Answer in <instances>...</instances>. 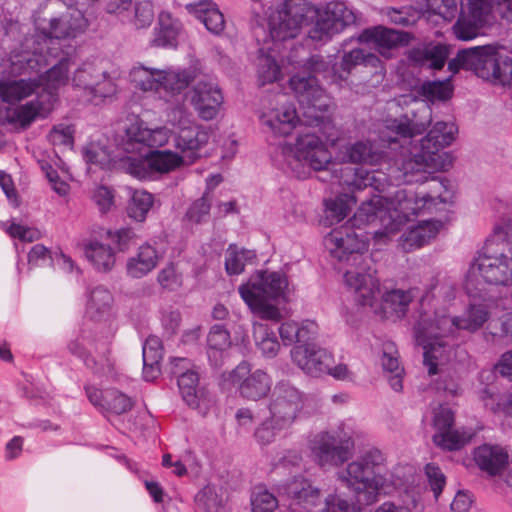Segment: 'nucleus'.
I'll return each instance as SVG.
<instances>
[{
    "mask_svg": "<svg viewBox=\"0 0 512 512\" xmlns=\"http://www.w3.org/2000/svg\"><path fill=\"white\" fill-rule=\"evenodd\" d=\"M423 120L416 115L386 121L380 131L379 143L359 140L341 146L337 158L343 163L384 166L386 171H368L350 166L334 169L331 177L340 185L355 190L370 188L378 194L361 203L350 226L333 229L324 237V246L338 262L349 263L353 268L344 274L346 286L353 291L360 306L374 307L380 293V282L371 260L364 256L369 247V235L378 231L363 232L361 227L375 222L385 233L398 231L402 225L425 211H432L445 203L442 195L447 190V180L431 176L429 169L445 170L451 165L448 153L441 151L449 146L458 132L453 122H436L427 135L415 141L431 123V109L427 105L419 110Z\"/></svg>",
    "mask_w": 512,
    "mask_h": 512,
    "instance_id": "1",
    "label": "nucleus"
},
{
    "mask_svg": "<svg viewBox=\"0 0 512 512\" xmlns=\"http://www.w3.org/2000/svg\"><path fill=\"white\" fill-rule=\"evenodd\" d=\"M455 296V284L444 281L432 283L419 301L414 337L424 349L423 363L429 375L442 371L454 359L463 331L474 333L490 318L489 306L483 302L470 303L461 316H450L448 306Z\"/></svg>",
    "mask_w": 512,
    "mask_h": 512,
    "instance_id": "2",
    "label": "nucleus"
},
{
    "mask_svg": "<svg viewBox=\"0 0 512 512\" xmlns=\"http://www.w3.org/2000/svg\"><path fill=\"white\" fill-rule=\"evenodd\" d=\"M288 63L295 68L303 69L308 76L294 75L289 80V85L295 94L297 101L303 110L306 123L310 126L319 127L320 131L333 142L335 135L331 118L326 114L330 106V98L326 91L318 84L317 76L330 84L338 86V80L334 79V56H322L320 54L309 55L303 45L294 47L286 56Z\"/></svg>",
    "mask_w": 512,
    "mask_h": 512,
    "instance_id": "3",
    "label": "nucleus"
},
{
    "mask_svg": "<svg viewBox=\"0 0 512 512\" xmlns=\"http://www.w3.org/2000/svg\"><path fill=\"white\" fill-rule=\"evenodd\" d=\"M385 457L377 448H371L355 461L348 464L342 474L347 487L357 495L358 504L349 501L339 494L325 498L324 512H361V505H370L377 500L379 493L384 492L386 478L383 476Z\"/></svg>",
    "mask_w": 512,
    "mask_h": 512,
    "instance_id": "4",
    "label": "nucleus"
},
{
    "mask_svg": "<svg viewBox=\"0 0 512 512\" xmlns=\"http://www.w3.org/2000/svg\"><path fill=\"white\" fill-rule=\"evenodd\" d=\"M70 20L67 14L51 18L48 29H37L31 37L25 38L22 51L11 58L12 71L18 74L39 72L48 66L49 58L65 52L60 41L76 37L83 29L80 13L73 22Z\"/></svg>",
    "mask_w": 512,
    "mask_h": 512,
    "instance_id": "5",
    "label": "nucleus"
},
{
    "mask_svg": "<svg viewBox=\"0 0 512 512\" xmlns=\"http://www.w3.org/2000/svg\"><path fill=\"white\" fill-rule=\"evenodd\" d=\"M310 20L307 36L313 42L324 44L339 34L318 7L307 0H283L269 17V37L275 41L294 39Z\"/></svg>",
    "mask_w": 512,
    "mask_h": 512,
    "instance_id": "6",
    "label": "nucleus"
},
{
    "mask_svg": "<svg viewBox=\"0 0 512 512\" xmlns=\"http://www.w3.org/2000/svg\"><path fill=\"white\" fill-rule=\"evenodd\" d=\"M305 120L303 117L304 124L308 126ZM332 125L335 127L333 123ZM311 128L314 131L299 133L294 143H284L279 146V152L286 169L298 179L308 178L312 170L326 171L330 164H332V153L317 132L331 145H335L338 140L336 128L329 130L336 137V140L333 142L327 140L319 127L311 126Z\"/></svg>",
    "mask_w": 512,
    "mask_h": 512,
    "instance_id": "7",
    "label": "nucleus"
},
{
    "mask_svg": "<svg viewBox=\"0 0 512 512\" xmlns=\"http://www.w3.org/2000/svg\"><path fill=\"white\" fill-rule=\"evenodd\" d=\"M240 297L250 311L260 319L279 321V308L271 301H286L288 279L278 271H258L247 283L238 287Z\"/></svg>",
    "mask_w": 512,
    "mask_h": 512,
    "instance_id": "8",
    "label": "nucleus"
},
{
    "mask_svg": "<svg viewBox=\"0 0 512 512\" xmlns=\"http://www.w3.org/2000/svg\"><path fill=\"white\" fill-rule=\"evenodd\" d=\"M470 70L476 76L502 86L512 83V58L495 46H476L458 51L448 62V70Z\"/></svg>",
    "mask_w": 512,
    "mask_h": 512,
    "instance_id": "9",
    "label": "nucleus"
},
{
    "mask_svg": "<svg viewBox=\"0 0 512 512\" xmlns=\"http://www.w3.org/2000/svg\"><path fill=\"white\" fill-rule=\"evenodd\" d=\"M169 140L168 129H150L139 120L131 122L125 129L123 150L129 155L121 159L122 169L139 180H152L148 148H159Z\"/></svg>",
    "mask_w": 512,
    "mask_h": 512,
    "instance_id": "10",
    "label": "nucleus"
},
{
    "mask_svg": "<svg viewBox=\"0 0 512 512\" xmlns=\"http://www.w3.org/2000/svg\"><path fill=\"white\" fill-rule=\"evenodd\" d=\"M129 76L136 89L151 92L166 102L180 95L195 78L190 69L173 66L157 69L144 65L134 66Z\"/></svg>",
    "mask_w": 512,
    "mask_h": 512,
    "instance_id": "11",
    "label": "nucleus"
},
{
    "mask_svg": "<svg viewBox=\"0 0 512 512\" xmlns=\"http://www.w3.org/2000/svg\"><path fill=\"white\" fill-rule=\"evenodd\" d=\"M112 337V332L100 334L96 327L83 325L73 333L66 349L95 374L102 375L112 369L108 358Z\"/></svg>",
    "mask_w": 512,
    "mask_h": 512,
    "instance_id": "12",
    "label": "nucleus"
},
{
    "mask_svg": "<svg viewBox=\"0 0 512 512\" xmlns=\"http://www.w3.org/2000/svg\"><path fill=\"white\" fill-rule=\"evenodd\" d=\"M499 19L512 22V0H467V13L460 15L453 33L459 40H472Z\"/></svg>",
    "mask_w": 512,
    "mask_h": 512,
    "instance_id": "13",
    "label": "nucleus"
},
{
    "mask_svg": "<svg viewBox=\"0 0 512 512\" xmlns=\"http://www.w3.org/2000/svg\"><path fill=\"white\" fill-rule=\"evenodd\" d=\"M353 446V429L345 422L335 430L320 431L308 440L311 457L321 467L342 465L349 459Z\"/></svg>",
    "mask_w": 512,
    "mask_h": 512,
    "instance_id": "14",
    "label": "nucleus"
},
{
    "mask_svg": "<svg viewBox=\"0 0 512 512\" xmlns=\"http://www.w3.org/2000/svg\"><path fill=\"white\" fill-rule=\"evenodd\" d=\"M168 122L178 129L174 145L190 162L200 157V151L210 139L208 128L196 123L187 108L179 103L168 113Z\"/></svg>",
    "mask_w": 512,
    "mask_h": 512,
    "instance_id": "15",
    "label": "nucleus"
},
{
    "mask_svg": "<svg viewBox=\"0 0 512 512\" xmlns=\"http://www.w3.org/2000/svg\"><path fill=\"white\" fill-rule=\"evenodd\" d=\"M479 278L491 285L512 286V249L505 246L499 253H478L467 271L466 288L476 285Z\"/></svg>",
    "mask_w": 512,
    "mask_h": 512,
    "instance_id": "16",
    "label": "nucleus"
},
{
    "mask_svg": "<svg viewBox=\"0 0 512 512\" xmlns=\"http://www.w3.org/2000/svg\"><path fill=\"white\" fill-rule=\"evenodd\" d=\"M307 394L288 380L276 382L269 395V414L282 427H292L300 417Z\"/></svg>",
    "mask_w": 512,
    "mask_h": 512,
    "instance_id": "17",
    "label": "nucleus"
},
{
    "mask_svg": "<svg viewBox=\"0 0 512 512\" xmlns=\"http://www.w3.org/2000/svg\"><path fill=\"white\" fill-rule=\"evenodd\" d=\"M71 82L72 86L82 90L90 101L112 97L118 90L115 78L90 61L83 62L75 69Z\"/></svg>",
    "mask_w": 512,
    "mask_h": 512,
    "instance_id": "18",
    "label": "nucleus"
},
{
    "mask_svg": "<svg viewBox=\"0 0 512 512\" xmlns=\"http://www.w3.org/2000/svg\"><path fill=\"white\" fill-rule=\"evenodd\" d=\"M260 122L266 132L274 136H288L299 124L300 118L287 95L277 94L262 111Z\"/></svg>",
    "mask_w": 512,
    "mask_h": 512,
    "instance_id": "19",
    "label": "nucleus"
},
{
    "mask_svg": "<svg viewBox=\"0 0 512 512\" xmlns=\"http://www.w3.org/2000/svg\"><path fill=\"white\" fill-rule=\"evenodd\" d=\"M228 380L236 388L239 395L251 401H258L271 392L272 379L262 370L252 371V366L247 361L240 362L230 373Z\"/></svg>",
    "mask_w": 512,
    "mask_h": 512,
    "instance_id": "20",
    "label": "nucleus"
},
{
    "mask_svg": "<svg viewBox=\"0 0 512 512\" xmlns=\"http://www.w3.org/2000/svg\"><path fill=\"white\" fill-rule=\"evenodd\" d=\"M278 492L287 501L291 512H314L321 502L319 488L303 476H296L282 483Z\"/></svg>",
    "mask_w": 512,
    "mask_h": 512,
    "instance_id": "21",
    "label": "nucleus"
},
{
    "mask_svg": "<svg viewBox=\"0 0 512 512\" xmlns=\"http://www.w3.org/2000/svg\"><path fill=\"white\" fill-rule=\"evenodd\" d=\"M53 59L54 58H49L48 65L51 64ZM55 59H57V62L36 78L40 81V87H42V91L39 95H43V98L53 107L58 101L59 89L69 83L70 68L71 65L74 64V52H62Z\"/></svg>",
    "mask_w": 512,
    "mask_h": 512,
    "instance_id": "22",
    "label": "nucleus"
},
{
    "mask_svg": "<svg viewBox=\"0 0 512 512\" xmlns=\"http://www.w3.org/2000/svg\"><path fill=\"white\" fill-rule=\"evenodd\" d=\"M291 358L305 374L319 377L334 363L333 355L316 343L296 345L291 350Z\"/></svg>",
    "mask_w": 512,
    "mask_h": 512,
    "instance_id": "23",
    "label": "nucleus"
},
{
    "mask_svg": "<svg viewBox=\"0 0 512 512\" xmlns=\"http://www.w3.org/2000/svg\"><path fill=\"white\" fill-rule=\"evenodd\" d=\"M171 373L177 377V385L184 402L198 408L203 390L199 386V373L191 361L184 357L171 359Z\"/></svg>",
    "mask_w": 512,
    "mask_h": 512,
    "instance_id": "24",
    "label": "nucleus"
},
{
    "mask_svg": "<svg viewBox=\"0 0 512 512\" xmlns=\"http://www.w3.org/2000/svg\"><path fill=\"white\" fill-rule=\"evenodd\" d=\"M224 96L212 80H200L193 87L191 104L198 116L205 121L215 119L222 108Z\"/></svg>",
    "mask_w": 512,
    "mask_h": 512,
    "instance_id": "25",
    "label": "nucleus"
},
{
    "mask_svg": "<svg viewBox=\"0 0 512 512\" xmlns=\"http://www.w3.org/2000/svg\"><path fill=\"white\" fill-rule=\"evenodd\" d=\"M84 390L89 402L101 413L120 415L133 407L131 398L115 388L101 390L94 385H86Z\"/></svg>",
    "mask_w": 512,
    "mask_h": 512,
    "instance_id": "26",
    "label": "nucleus"
},
{
    "mask_svg": "<svg viewBox=\"0 0 512 512\" xmlns=\"http://www.w3.org/2000/svg\"><path fill=\"white\" fill-rule=\"evenodd\" d=\"M358 66L372 67L382 70V62L378 56L373 53L366 52L361 48H354L350 51H344L340 61L334 63V77L338 80L340 88L349 86V77L354 69Z\"/></svg>",
    "mask_w": 512,
    "mask_h": 512,
    "instance_id": "27",
    "label": "nucleus"
},
{
    "mask_svg": "<svg viewBox=\"0 0 512 512\" xmlns=\"http://www.w3.org/2000/svg\"><path fill=\"white\" fill-rule=\"evenodd\" d=\"M53 108L54 107L43 98V95L37 94L34 100L7 108L5 111V119L7 123L15 127L26 129L38 117L45 118Z\"/></svg>",
    "mask_w": 512,
    "mask_h": 512,
    "instance_id": "28",
    "label": "nucleus"
},
{
    "mask_svg": "<svg viewBox=\"0 0 512 512\" xmlns=\"http://www.w3.org/2000/svg\"><path fill=\"white\" fill-rule=\"evenodd\" d=\"M449 55L448 48L440 43H423L410 48L407 52L409 63L415 67L440 70Z\"/></svg>",
    "mask_w": 512,
    "mask_h": 512,
    "instance_id": "29",
    "label": "nucleus"
},
{
    "mask_svg": "<svg viewBox=\"0 0 512 512\" xmlns=\"http://www.w3.org/2000/svg\"><path fill=\"white\" fill-rule=\"evenodd\" d=\"M443 227L440 220H423L407 228L399 239V246L404 252H411L428 244Z\"/></svg>",
    "mask_w": 512,
    "mask_h": 512,
    "instance_id": "30",
    "label": "nucleus"
},
{
    "mask_svg": "<svg viewBox=\"0 0 512 512\" xmlns=\"http://www.w3.org/2000/svg\"><path fill=\"white\" fill-rule=\"evenodd\" d=\"M38 88H40V81L35 78L0 76V99L9 105H15L30 97Z\"/></svg>",
    "mask_w": 512,
    "mask_h": 512,
    "instance_id": "31",
    "label": "nucleus"
},
{
    "mask_svg": "<svg viewBox=\"0 0 512 512\" xmlns=\"http://www.w3.org/2000/svg\"><path fill=\"white\" fill-rule=\"evenodd\" d=\"M86 259L99 272H109L115 265L116 256L110 245L96 239L82 237L79 243Z\"/></svg>",
    "mask_w": 512,
    "mask_h": 512,
    "instance_id": "32",
    "label": "nucleus"
},
{
    "mask_svg": "<svg viewBox=\"0 0 512 512\" xmlns=\"http://www.w3.org/2000/svg\"><path fill=\"white\" fill-rule=\"evenodd\" d=\"M162 258L160 253L152 244L144 243L137 249L134 256L126 263L127 274L135 279H140L154 270Z\"/></svg>",
    "mask_w": 512,
    "mask_h": 512,
    "instance_id": "33",
    "label": "nucleus"
},
{
    "mask_svg": "<svg viewBox=\"0 0 512 512\" xmlns=\"http://www.w3.org/2000/svg\"><path fill=\"white\" fill-rule=\"evenodd\" d=\"M473 457L479 469L491 476L499 474L508 463V453L499 445L483 444L474 450Z\"/></svg>",
    "mask_w": 512,
    "mask_h": 512,
    "instance_id": "34",
    "label": "nucleus"
},
{
    "mask_svg": "<svg viewBox=\"0 0 512 512\" xmlns=\"http://www.w3.org/2000/svg\"><path fill=\"white\" fill-rule=\"evenodd\" d=\"M270 39L273 42V47L260 48L257 58V74L261 85L273 83L282 78L281 67L276 60L275 53L279 51V44L284 41H275L271 37Z\"/></svg>",
    "mask_w": 512,
    "mask_h": 512,
    "instance_id": "35",
    "label": "nucleus"
},
{
    "mask_svg": "<svg viewBox=\"0 0 512 512\" xmlns=\"http://www.w3.org/2000/svg\"><path fill=\"white\" fill-rule=\"evenodd\" d=\"M186 8L189 12L194 13L212 34L220 35L223 32L225 27L224 16L211 0L189 3Z\"/></svg>",
    "mask_w": 512,
    "mask_h": 512,
    "instance_id": "36",
    "label": "nucleus"
},
{
    "mask_svg": "<svg viewBox=\"0 0 512 512\" xmlns=\"http://www.w3.org/2000/svg\"><path fill=\"white\" fill-rule=\"evenodd\" d=\"M114 297L103 285L93 287L87 296V314L94 320L109 318L113 313Z\"/></svg>",
    "mask_w": 512,
    "mask_h": 512,
    "instance_id": "37",
    "label": "nucleus"
},
{
    "mask_svg": "<svg viewBox=\"0 0 512 512\" xmlns=\"http://www.w3.org/2000/svg\"><path fill=\"white\" fill-rule=\"evenodd\" d=\"M181 29V22L174 19L171 13L166 11L160 12L158 26L155 28L153 45L163 48H176Z\"/></svg>",
    "mask_w": 512,
    "mask_h": 512,
    "instance_id": "38",
    "label": "nucleus"
},
{
    "mask_svg": "<svg viewBox=\"0 0 512 512\" xmlns=\"http://www.w3.org/2000/svg\"><path fill=\"white\" fill-rule=\"evenodd\" d=\"M416 288L407 291L401 289H392L382 295L380 305L381 313L384 317L395 316L402 318L405 316L408 306L416 296Z\"/></svg>",
    "mask_w": 512,
    "mask_h": 512,
    "instance_id": "39",
    "label": "nucleus"
},
{
    "mask_svg": "<svg viewBox=\"0 0 512 512\" xmlns=\"http://www.w3.org/2000/svg\"><path fill=\"white\" fill-rule=\"evenodd\" d=\"M323 16L335 27L339 33L345 28L355 24L357 16L355 11L344 1L332 0L318 7Z\"/></svg>",
    "mask_w": 512,
    "mask_h": 512,
    "instance_id": "40",
    "label": "nucleus"
},
{
    "mask_svg": "<svg viewBox=\"0 0 512 512\" xmlns=\"http://www.w3.org/2000/svg\"><path fill=\"white\" fill-rule=\"evenodd\" d=\"M148 155L152 180L157 176L168 174L182 167L185 163L184 157L171 150H150Z\"/></svg>",
    "mask_w": 512,
    "mask_h": 512,
    "instance_id": "41",
    "label": "nucleus"
},
{
    "mask_svg": "<svg viewBox=\"0 0 512 512\" xmlns=\"http://www.w3.org/2000/svg\"><path fill=\"white\" fill-rule=\"evenodd\" d=\"M359 43L374 44L378 49H391L402 43V33L385 28L383 26H376L364 29L357 37Z\"/></svg>",
    "mask_w": 512,
    "mask_h": 512,
    "instance_id": "42",
    "label": "nucleus"
},
{
    "mask_svg": "<svg viewBox=\"0 0 512 512\" xmlns=\"http://www.w3.org/2000/svg\"><path fill=\"white\" fill-rule=\"evenodd\" d=\"M197 509L203 512H227V499L222 489L206 485L194 498Z\"/></svg>",
    "mask_w": 512,
    "mask_h": 512,
    "instance_id": "43",
    "label": "nucleus"
},
{
    "mask_svg": "<svg viewBox=\"0 0 512 512\" xmlns=\"http://www.w3.org/2000/svg\"><path fill=\"white\" fill-rule=\"evenodd\" d=\"M229 332L222 325H213L207 336V355L212 365L218 366L222 354L230 347Z\"/></svg>",
    "mask_w": 512,
    "mask_h": 512,
    "instance_id": "44",
    "label": "nucleus"
},
{
    "mask_svg": "<svg viewBox=\"0 0 512 512\" xmlns=\"http://www.w3.org/2000/svg\"><path fill=\"white\" fill-rule=\"evenodd\" d=\"M474 435V431L470 428H452L444 432H436L433 436V441L442 449L455 451L464 447Z\"/></svg>",
    "mask_w": 512,
    "mask_h": 512,
    "instance_id": "45",
    "label": "nucleus"
},
{
    "mask_svg": "<svg viewBox=\"0 0 512 512\" xmlns=\"http://www.w3.org/2000/svg\"><path fill=\"white\" fill-rule=\"evenodd\" d=\"M256 252L245 248H239L230 244L225 255V270L228 275H239L244 271L247 263L256 259Z\"/></svg>",
    "mask_w": 512,
    "mask_h": 512,
    "instance_id": "46",
    "label": "nucleus"
},
{
    "mask_svg": "<svg viewBox=\"0 0 512 512\" xmlns=\"http://www.w3.org/2000/svg\"><path fill=\"white\" fill-rule=\"evenodd\" d=\"M153 205L154 196L151 193L145 190H133L127 207L128 216L137 222H143Z\"/></svg>",
    "mask_w": 512,
    "mask_h": 512,
    "instance_id": "47",
    "label": "nucleus"
},
{
    "mask_svg": "<svg viewBox=\"0 0 512 512\" xmlns=\"http://www.w3.org/2000/svg\"><path fill=\"white\" fill-rule=\"evenodd\" d=\"M356 203V199L348 194H343L335 198L325 200L326 219L330 224H337L345 219L352 206Z\"/></svg>",
    "mask_w": 512,
    "mask_h": 512,
    "instance_id": "48",
    "label": "nucleus"
},
{
    "mask_svg": "<svg viewBox=\"0 0 512 512\" xmlns=\"http://www.w3.org/2000/svg\"><path fill=\"white\" fill-rule=\"evenodd\" d=\"M381 363L384 371L388 374V382L395 392L403 389L404 368L400 366L397 356L393 355L392 347H387L382 355Z\"/></svg>",
    "mask_w": 512,
    "mask_h": 512,
    "instance_id": "49",
    "label": "nucleus"
},
{
    "mask_svg": "<svg viewBox=\"0 0 512 512\" xmlns=\"http://www.w3.org/2000/svg\"><path fill=\"white\" fill-rule=\"evenodd\" d=\"M254 338L258 349L266 358H274L280 349L276 334L267 325H254Z\"/></svg>",
    "mask_w": 512,
    "mask_h": 512,
    "instance_id": "50",
    "label": "nucleus"
},
{
    "mask_svg": "<svg viewBox=\"0 0 512 512\" xmlns=\"http://www.w3.org/2000/svg\"><path fill=\"white\" fill-rule=\"evenodd\" d=\"M424 14L423 10L413 6L389 7L385 9V15L391 23L404 27L414 25Z\"/></svg>",
    "mask_w": 512,
    "mask_h": 512,
    "instance_id": "51",
    "label": "nucleus"
},
{
    "mask_svg": "<svg viewBox=\"0 0 512 512\" xmlns=\"http://www.w3.org/2000/svg\"><path fill=\"white\" fill-rule=\"evenodd\" d=\"M419 94L429 102L445 101L452 96V88L447 81H425L419 87Z\"/></svg>",
    "mask_w": 512,
    "mask_h": 512,
    "instance_id": "52",
    "label": "nucleus"
},
{
    "mask_svg": "<svg viewBox=\"0 0 512 512\" xmlns=\"http://www.w3.org/2000/svg\"><path fill=\"white\" fill-rule=\"evenodd\" d=\"M291 427H282L277 424L270 415L254 431V438L260 446H267L273 443L282 431H287Z\"/></svg>",
    "mask_w": 512,
    "mask_h": 512,
    "instance_id": "53",
    "label": "nucleus"
},
{
    "mask_svg": "<svg viewBox=\"0 0 512 512\" xmlns=\"http://www.w3.org/2000/svg\"><path fill=\"white\" fill-rule=\"evenodd\" d=\"M425 13L440 16L445 21L453 20L458 13L457 0H428Z\"/></svg>",
    "mask_w": 512,
    "mask_h": 512,
    "instance_id": "54",
    "label": "nucleus"
},
{
    "mask_svg": "<svg viewBox=\"0 0 512 512\" xmlns=\"http://www.w3.org/2000/svg\"><path fill=\"white\" fill-rule=\"evenodd\" d=\"M211 209V197L208 193H204L203 196L195 200L189 207L186 216L190 221L195 223L205 222L209 218V212Z\"/></svg>",
    "mask_w": 512,
    "mask_h": 512,
    "instance_id": "55",
    "label": "nucleus"
},
{
    "mask_svg": "<svg viewBox=\"0 0 512 512\" xmlns=\"http://www.w3.org/2000/svg\"><path fill=\"white\" fill-rule=\"evenodd\" d=\"M154 19L153 4L150 0H136L134 8V25L137 28L149 27Z\"/></svg>",
    "mask_w": 512,
    "mask_h": 512,
    "instance_id": "56",
    "label": "nucleus"
},
{
    "mask_svg": "<svg viewBox=\"0 0 512 512\" xmlns=\"http://www.w3.org/2000/svg\"><path fill=\"white\" fill-rule=\"evenodd\" d=\"M143 361L148 363L158 364L163 357V346L160 338L155 335H150L142 346Z\"/></svg>",
    "mask_w": 512,
    "mask_h": 512,
    "instance_id": "57",
    "label": "nucleus"
},
{
    "mask_svg": "<svg viewBox=\"0 0 512 512\" xmlns=\"http://www.w3.org/2000/svg\"><path fill=\"white\" fill-rule=\"evenodd\" d=\"M5 230L10 237L27 243L34 242L41 236L39 230L15 222L7 223Z\"/></svg>",
    "mask_w": 512,
    "mask_h": 512,
    "instance_id": "58",
    "label": "nucleus"
},
{
    "mask_svg": "<svg viewBox=\"0 0 512 512\" xmlns=\"http://www.w3.org/2000/svg\"><path fill=\"white\" fill-rule=\"evenodd\" d=\"M74 128L72 125L60 123L54 125L48 134V140L53 145H72L74 140Z\"/></svg>",
    "mask_w": 512,
    "mask_h": 512,
    "instance_id": "59",
    "label": "nucleus"
},
{
    "mask_svg": "<svg viewBox=\"0 0 512 512\" xmlns=\"http://www.w3.org/2000/svg\"><path fill=\"white\" fill-rule=\"evenodd\" d=\"M92 201L100 213L105 214L114 206V192L107 186H97L93 191Z\"/></svg>",
    "mask_w": 512,
    "mask_h": 512,
    "instance_id": "60",
    "label": "nucleus"
},
{
    "mask_svg": "<svg viewBox=\"0 0 512 512\" xmlns=\"http://www.w3.org/2000/svg\"><path fill=\"white\" fill-rule=\"evenodd\" d=\"M425 474L427 476L431 490L433 491L435 499L440 496L445 484L446 478L441 469L434 463H428L425 466Z\"/></svg>",
    "mask_w": 512,
    "mask_h": 512,
    "instance_id": "61",
    "label": "nucleus"
},
{
    "mask_svg": "<svg viewBox=\"0 0 512 512\" xmlns=\"http://www.w3.org/2000/svg\"><path fill=\"white\" fill-rule=\"evenodd\" d=\"M107 237L117 247L118 251L124 252L129 248L135 234L131 228H120L114 231L108 230Z\"/></svg>",
    "mask_w": 512,
    "mask_h": 512,
    "instance_id": "62",
    "label": "nucleus"
},
{
    "mask_svg": "<svg viewBox=\"0 0 512 512\" xmlns=\"http://www.w3.org/2000/svg\"><path fill=\"white\" fill-rule=\"evenodd\" d=\"M159 284L168 290H175L181 285V276L176 272L173 263L166 265L158 274Z\"/></svg>",
    "mask_w": 512,
    "mask_h": 512,
    "instance_id": "63",
    "label": "nucleus"
},
{
    "mask_svg": "<svg viewBox=\"0 0 512 512\" xmlns=\"http://www.w3.org/2000/svg\"><path fill=\"white\" fill-rule=\"evenodd\" d=\"M454 413L453 411L444 406H440L434 414L433 425L437 432H444L453 428Z\"/></svg>",
    "mask_w": 512,
    "mask_h": 512,
    "instance_id": "64",
    "label": "nucleus"
}]
</instances>
